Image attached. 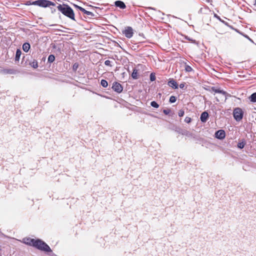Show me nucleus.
Returning a JSON list of instances; mask_svg holds the SVG:
<instances>
[{"mask_svg":"<svg viewBox=\"0 0 256 256\" xmlns=\"http://www.w3.org/2000/svg\"><path fill=\"white\" fill-rule=\"evenodd\" d=\"M57 8L64 15L72 20H75L74 14L72 9L68 4H58Z\"/></svg>","mask_w":256,"mask_h":256,"instance_id":"obj_1","label":"nucleus"},{"mask_svg":"<svg viewBox=\"0 0 256 256\" xmlns=\"http://www.w3.org/2000/svg\"><path fill=\"white\" fill-rule=\"evenodd\" d=\"M26 4L28 6L34 5L42 8L49 7L51 6H55L56 4L48 0H37L35 1L28 0Z\"/></svg>","mask_w":256,"mask_h":256,"instance_id":"obj_2","label":"nucleus"},{"mask_svg":"<svg viewBox=\"0 0 256 256\" xmlns=\"http://www.w3.org/2000/svg\"><path fill=\"white\" fill-rule=\"evenodd\" d=\"M32 246H34L38 250L45 252H52L50 246L46 242L40 239L35 240Z\"/></svg>","mask_w":256,"mask_h":256,"instance_id":"obj_3","label":"nucleus"},{"mask_svg":"<svg viewBox=\"0 0 256 256\" xmlns=\"http://www.w3.org/2000/svg\"><path fill=\"white\" fill-rule=\"evenodd\" d=\"M244 112L240 108H236L233 110V116L236 122H240L243 118Z\"/></svg>","mask_w":256,"mask_h":256,"instance_id":"obj_4","label":"nucleus"},{"mask_svg":"<svg viewBox=\"0 0 256 256\" xmlns=\"http://www.w3.org/2000/svg\"><path fill=\"white\" fill-rule=\"evenodd\" d=\"M122 32L128 38H132L134 34L133 29L130 26L126 27L125 30H122Z\"/></svg>","mask_w":256,"mask_h":256,"instance_id":"obj_5","label":"nucleus"},{"mask_svg":"<svg viewBox=\"0 0 256 256\" xmlns=\"http://www.w3.org/2000/svg\"><path fill=\"white\" fill-rule=\"evenodd\" d=\"M112 88L116 92L120 94L122 92L123 87L122 84L118 82H115L112 84Z\"/></svg>","mask_w":256,"mask_h":256,"instance_id":"obj_6","label":"nucleus"},{"mask_svg":"<svg viewBox=\"0 0 256 256\" xmlns=\"http://www.w3.org/2000/svg\"><path fill=\"white\" fill-rule=\"evenodd\" d=\"M226 132L224 130H220L216 131L215 133V137L218 139H223L225 138Z\"/></svg>","mask_w":256,"mask_h":256,"instance_id":"obj_7","label":"nucleus"},{"mask_svg":"<svg viewBox=\"0 0 256 256\" xmlns=\"http://www.w3.org/2000/svg\"><path fill=\"white\" fill-rule=\"evenodd\" d=\"M208 118V114L207 112L204 111L202 112L200 116V120L202 122H205L207 121Z\"/></svg>","mask_w":256,"mask_h":256,"instance_id":"obj_8","label":"nucleus"},{"mask_svg":"<svg viewBox=\"0 0 256 256\" xmlns=\"http://www.w3.org/2000/svg\"><path fill=\"white\" fill-rule=\"evenodd\" d=\"M169 86L172 87V88L177 89L178 88V84L176 82L174 79L170 80L168 83Z\"/></svg>","mask_w":256,"mask_h":256,"instance_id":"obj_9","label":"nucleus"},{"mask_svg":"<svg viewBox=\"0 0 256 256\" xmlns=\"http://www.w3.org/2000/svg\"><path fill=\"white\" fill-rule=\"evenodd\" d=\"M36 239L25 238L22 240V242L28 245L33 246Z\"/></svg>","mask_w":256,"mask_h":256,"instance_id":"obj_10","label":"nucleus"},{"mask_svg":"<svg viewBox=\"0 0 256 256\" xmlns=\"http://www.w3.org/2000/svg\"><path fill=\"white\" fill-rule=\"evenodd\" d=\"M116 6L120 8L121 9H124L126 8L125 4L121 0H116L114 2Z\"/></svg>","mask_w":256,"mask_h":256,"instance_id":"obj_11","label":"nucleus"},{"mask_svg":"<svg viewBox=\"0 0 256 256\" xmlns=\"http://www.w3.org/2000/svg\"><path fill=\"white\" fill-rule=\"evenodd\" d=\"M212 90L213 92H214L215 93H219L222 94L224 96H226V92L225 91H224L223 90L216 88L215 87H212Z\"/></svg>","mask_w":256,"mask_h":256,"instance_id":"obj_12","label":"nucleus"},{"mask_svg":"<svg viewBox=\"0 0 256 256\" xmlns=\"http://www.w3.org/2000/svg\"><path fill=\"white\" fill-rule=\"evenodd\" d=\"M30 48V44L28 42H25L22 45V50L25 52H28Z\"/></svg>","mask_w":256,"mask_h":256,"instance_id":"obj_13","label":"nucleus"},{"mask_svg":"<svg viewBox=\"0 0 256 256\" xmlns=\"http://www.w3.org/2000/svg\"><path fill=\"white\" fill-rule=\"evenodd\" d=\"M22 54V52L20 49H17L16 52L15 61L18 62L20 58V56Z\"/></svg>","mask_w":256,"mask_h":256,"instance_id":"obj_14","label":"nucleus"},{"mask_svg":"<svg viewBox=\"0 0 256 256\" xmlns=\"http://www.w3.org/2000/svg\"><path fill=\"white\" fill-rule=\"evenodd\" d=\"M248 100L250 102H256V92L252 93L249 97Z\"/></svg>","mask_w":256,"mask_h":256,"instance_id":"obj_15","label":"nucleus"},{"mask_svg":"<svg viewBox=\"0 0 256 256\" xmlns=\"http://www.w3.org/2000/svg\"><path fill=\"white\" fill-rule=\"evenodd\" d=\"M138 70L136 68L133 70V72L132 74V77L134 80H136L138 78Z\"/></svg>","mask_w":256,"mask_h":256,"instance_id":"obj_16","label":"nucleus"},{"mask_svg":"<svg viewBox=\"0 0 256 256\" xmlns=\"http://www.w3.org/2000/svg\"><path fill=\"white\" fill-rule=\"evenodd\" d=\"M55 60V56L54 54H50L48 58V62L51 64Z\"/></svg>","mask_w":256,"mask_h":256,"instance_id":"obj_17","label":"nucleus"},{"mask_svg":"<svg viewBox=\"0 0 256 256\" xmlns=\"http://www.w3.org/2000/svg\"><path fill=\"white\" fill-rule=\"evenodd\" d=\"M100 84L104 88H106L108 86V82L105 80H102L100 82Z\"/></svg>","mask_w":256,"mask_h":256,"instance_id":"obj_18","label":"nucleus"},{"mask_svg":"<svg viewBox=\"0 0 256 256\" xmlns=\"http://www.w3.org/2000/svg\"><path fill=\"white\" fill-rule=\"evenodd\" d=\"M84 14H86L87 16L90 17H94L95 16V14L93 12L90 11H88L86 10L84 12Z\"/></svg>","mask_w":256,"mask_h":256,"instance_id":"obj_19","label":"nucleus"},{"mask_svg":"<svg viewBox=\"0 0 256 256\" xmlns=\"http://www.w3.org/2000/svg\"><path fill=\"white\" fill-rule=\"evenodd\" d=\"M150 105L152 106L155 108H158L159 107L158 104L155 101L152 102H150Z\"/></svg>","mask_w":256,"mask_h":256,"instance_id":"obj_20","label":"nucleus"},{"mask_svg":"<svg viewBox=\"0 0 256 256\" xmlns=\"http://www.w3.org/2000/svg\"><path fill=\"white\" fill-rule=\"evenodd\" d=\"M6 72L9 74H14L16 71L13 69H8L5 70Z\"/></svg>","mask_w":256,"mask_h":256,"instance_id":"obj_21","label":"nucleus"},{"mask_svg":"<svg viewBox=\"0 0 256 256\" xmlns=\"http://www.w3.org/2000/svg\"><path fill=\"white\" fill-rule=\"evenodd\" d=\"M31 66L32 67H33L34 68H36L38 67V62L36 60H34L32 64H31Z\"/></svg>","mask_w":256,"mask_h":256,"instance_id":"obj_22","label":"nucleus"},{"mask_svg":"<svg viewBox=\"0 0 256 256\" xmlns=\"http://www.w3.org/2000/svg\"><path fill=\"white\" fill-rule=\"evenodd\" d=\"M74 6H75L77 9L79 10H80L81 12H84H84H86V10L84 8H82V7L80 6H78L76 5V4H74Z\"/></svg>","mask_w":256,"mask_h":256,"instance_id":"obj_23","label":"nucleus"},{"mask_svg":"<svg viewBox=\"0 0 256 256\" xmlns=\"http://www.w3.org/2000/svg\"><path fill=\"white\" fill-rule=\"evenodd\" d=\"M176 98L174 96H170V98L169 102L170 103H174L176 102Z\"/></svg>","mask_w":256,"mask_h":256,"instance_id":"obj_24","label":"nucleus"},{"mask_svg":"<svg viewBox=\"0 0 256 256\" xmlns=\"http://www.w3.org/2000/svg\"><path fill=\"white\" fill-rule=\"evenodd\" d=\"M192 67L188 65H186L185 66V70L187 72H190L192 70Z\"/></svg>","mask_w":256,"mask_h":256,"instance_id":"obj_25","label":"nucleus"},{"mask_svg":"<svg viewBox=\"0 0 256 256\" xmlns=\"http://www.w3.org/2000/svg\"><path fill=\"white\" fill-rule=\"evenodd\" d=\"M78 64L77 62L74 63L72 66V70L76 72L78 68Z\"/></svg>","mask_w":256,"mask_h":256,"instance_id":"obj_26","label":"nucleus"},{"mask_svg":"<svg viewBox=\"0 0 256 256\" xmlns=\"http://www.w3.org/2000/svg\"><path fill=\"white\" fill-rule=\"evenodd\" d=\"M150 80L151 82H153L156 80V76L154 73H151L150 74Z\"/></svg>","mask_w":256,"mask_h":256,"instance_id":"obj_27","label":"nucleus"},{"mask_svg":"<svg viewBox=\"0 0 256 256\" xmlns=\"http://www.w3.org/2000/svg\"><path fill=\"white\" fill-rule=\"evenodd\" d=\"M182 134L186 136H189L190 135V132L186 130H182Z\"/></svg>","mask_w":256,"mask_h":256,"instance_id":"obj_28","label":"nucleus"},{"mask_svg":"<svg viewBox=\"0 0 256 256\" xmlns=\"http://www.w3.org/2000/svg\"><path fill=\"white\" fill-rule=\"evenodd\" d=\"M184 112L182 110H180L178 112V116L180 117L184 115Z\"/></svg>","mask_w":256,"mask_h":256,"instance_id":"obj_29","label":"nucleus"},{"mask_svg":"<svg viewBox=\"0 0 256 256\" xmlns=\"http://www.w3.org/2000/svg\"><path fill=\"white\" fill-rule=\"evenodd\" d=\"M191 121H192V119L188 117V116L186 117V118L184 119V122H186L189 124L191 122Z\"/></svg>","mask_w":256,"mask_h":256,"instance_id":"obj_30","label":"nucleus"},{"mask_svg":"<svg viewBox=\"0 0 256 256\" xmlns=\"http://www.w3.org/2000/svg\"><path fill=\"white\" fill-rule=\"evenodd\" d=\"M111 62H112L111 61H110L109 60H106L104 62V64L106 66H112L111 64Z\"/></svg>","mask_w":256,"mask_h":256,"instance_id":"obj_31","label":"nucleus"},{"mask_svg":"<svg viewBox=\"0 0 256 256\" xmlns=\"http://www.w3.org/2000/svg\"><path fill=\"white\" fill-rule=\"evenodd\" d=\"M170 112V109H164L163 110V112L166 114H168Z\"/></svg>","mask_w":256,"mask_h":256,"instance_id":"obj_32","label":"nucleus"},{"mask_svg":"<svg viewBox=\"0 0 256 256\" xmlns=\"http://www.w3.org/2000/svg\"><path fill=\"white\" fill-rule=\"evenodd\" d=\"M185 38V39L188 40V41H190V42H195V40H193L192 38H190V37H188V36H184Z\"/></svg>","mask_w":256,"mask_h":256,"instance_id":"obj_33","label":"nucleus"},{"mask_svg":"<svg viewBox=\"0 0 256 256\" xmlns=\"http://www.w3.org/2000/svg\"><path fill=\"white\" fill-rule=\"evenodd\" d=\"M185 86V83L184 82H183V83H182L180 84V85H179V86L180 88H184V87Z\"/></svg>","mask_w":256,"mask_h":256,"instance_id":"obj_34","label":"nucleus"},{"mask_svg":"<svg viewBox=\"0 0 256 256\" xmlns=\"http://www.w3.org/2000/svg\"><path fill=\"white\" fill-rule=\"evenodd\" d=\"M238 148L240 149H242L244 148V145H238Z\"/></svg>","mask_w":256,"mask_h":256,"instance_id":"obj_35","label":"nucleus"},{"mask_svg":"<svg viewBox=\"0 0 256 256\" xmlns=\"http://www.w3.org/2000/svg\"><path fill=\"white\" fill-rule=\"evenodd\" d=\"M147 9H150V10H156V8H152V7H148L146 8Z\"/></svg>","mask_w":256,"mask_h":256,"instance_id":"obj_36","label":"nucleus"},{"mask_svg":"<svg viewBox=\"0 0 256 256\" xmlns=\"http://www.w3.org/2000/svg\"><path fill=\"white\" fill-rule=\"evenodd\" d=\"M218 19H219L221 22H222L224 24H226V22H224V20H222L220 17H218Z\"/></svg>","mask_w":256,"mask_h":256,"instance_id":"obj_37","label":"nucleus"},{"mask_svg":"<svg viewBox=\"0 0 256 256\" xmlns=\"http://www.w3.org/2000/svg\"><path fill=\"white\" fill-rule=\"evenodd\" d=\"M218 19H219L221 22H222L224 24H226V22H224V20H222L220 17H218Z\"/></svg>","mask_w":256,"mask_h":256,"instance_id":"obj_38","label":"nucleus"},{"mask_svg":"<svg viewBox=\"0 0 256 256\" xmlns=\"http://www.w3.org/2000/svg\"><path fill=\"white\" fill-rule=\"evenodd\" d=\"M206 2H212V0H206Z\"/></svg>","mask_w":256,"mask_h":256,"instance_id":"obj_39","label":"nucleus"},{"mask_svg":"<svg viewBox=\"0 0 256 256\" xmlns=\"http://www.w3.org/2000/svg\"><path fill=\"white\" fill-rule=\"evenodd\" d=\"M238 144H244V143L243 142H238ZM244 144H246L244 143Z\"/></svg>","mask_w":256,"mask_h":256,"instance_id":"obj_40","label":"nucleus"},{"mask_svg":"<svg viewBox=\"0 0 256 256\" xmlns=\"http://www.w3.org/2000/svg\"><path fill=\"white\" fill-rule=\"evenodd\" d=\"M249 40H250V42H253V43H254L253 40H252L251 38H250Z\"/></svg>","mask_w":256,"mask_h":256,"instance_id":"obj_41","label":"nucleus"},{"mask_svg":"<svg viewBox=\"0 0 256 256\" xmlns=\"http://www.w3.org/2000/svg\"><path fill=\"white\" fill-rule=\"evenodd\" d=\"M245 37L246 38H249L248 36H246Z\"/></svg>","mask_w":256,"mask_h":256,"instance_id":"obj_42","label":"nucleus"},{"mask_svg":"<svg viewBox=\"0 0 256 256\" xmlns=\"http://www.w3.org/2000/svg\"><path fill=\"white\" fill-rule=\"evenodd\" d=\"M142 35H143V34H139V36H142Z\"/></svg>","mask_w":256,"mask_h":256,"instance_id":"obj_43","label":"nucleus"},{"mask_svg":"<svg viewBox=\"0 0 256 256\" xmlns=\"http://www.w3.org/2000/svg\"><path fill=\"white\" fill-rule=\"evenodd\" d=\"M142 35H143V34H139V36H142Z\"/></svg>","mask_w":256,"mask_h":256,"instance_id":"obj_44","label":"nucleus"},{"mask_svg":"<svg viewBox=\"0 0 256 256\" xmlns=\"http://www.w3.org/2000/svg\"><path fill=\"white\" fill-rule=\"evenodd\" d=\"M142 35H143V34H139V36H142Z\"/></svg>","mask_w":256,"mask_h":256,"instance_id":"obj_45","label":"nucleus"},{"mask_svg":"<svg viewBox=\"0 0 256 256\" xmlns=\"http://www.w3.org/2000/svg\"><path fill=\"white\" fill-rule=\"evenodd\" d=\"M254 5H256V2H255Z\"/></svg>","mask_w":256,"mask_h":256,"instance_id":"obj_46","label":"nucleus"}]
</instances>
